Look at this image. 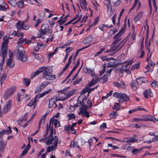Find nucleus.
I'll return each instance as SVG.
<instances>
[{
  "label": "nucleus",
  "instance_id": "nucleus-12",
  "mask_svg": "<svg viewBox=\"0 0 158 158\" xmlns=\"http://www.w3.org/2000/svg\"><path fill=\"white\" fill-rule=\"evenodd\" d=\"M59 100L56 98H53L51 99L49 101L48 107L51 108L53 107V106H55L54 107L56 108L57 106V104L56 102V101H58Z\"/></svg>",
  "mask_w": 158,
  "mask_h": 158
},
{
  "label": "nucleus",
  "instance_id": "nucleus-8",
  "mask_svg": "<svg viewBox=\"0 0 158 158\" xmlns=\"http://www.w3.org/2000/svg\"><path fill=\"white\" fill-rule=\"evenodd\" d=\"M53 127L52 126L50 134L48 137V139L45 143L48 145H50L52 144L53 140H54V138L53 136Z\"/></svg>",
  "mask_w": 158,
  "mask_h": 158
},
{
  "label": "nucleus",
  "instance_id": "nucleus-31",
  "mask_svg": "<svg viewBox=\"0 0 158 158\" xmlns=\"http://www.w3.org/2000/svg\"><path fill=\"white\" fill-rule=\"evenodd\" d=\"M30 83V80L28 78H24L23 80V83L26 86H28Z\"/></svg>",
  "mask_w": 158,
  "mask_h": 158
},
{
  "label": "nucleus",
  "instance_id": "nucleus-53",
  "mask_svg": "<svg viewBox=\"0 0 158 158\" xmlns=\"http://www.w3.org/2000/svg\"><path fill=\"white\" fill-rule=\"evenodd\" d=\"M143 95L144 97L146 98H148V92L147 89H146L144 90L143 92Z\"/></svg>",
  "mask_w": 158,
  "mask_h": 158
},
{
  "label": "nucleus",
  "instance_id": "nucleus-48",
  "mask_svg": "<svg viewBox=\"0 0 158 158\" xmlns=\"http://www.w3.org/2000/svg\"><path fill=\"white\" fill-rule=\"evenodd\" d=\"M132 63V60H131L130 61H129L126 64H125V69H126V70L127 68H129L131 64Z\"/></svg>",
  "mask_w": 158,
  "mask_h": 158
},
{
  "label": "nucleus",
  "instance_id": "nucleus-28",
  "mask_svg": "<svg viewBox=\"0 0 158 158\" xmlns=\"http://www.w3.org/2000/svg\"><path fill=\"white\" fill-rule=\"evenodd\" d=\"M150 115H146L144 116H142V117L143 121H150V120L151 119L150 117Z\"/></svg>",
  "mask_w": 158,
  "mask_h": 158
},
{
  "label": "nucleus",
  "instance_id": "nucleus-39",
  "mask_svg": "<svg viewBox=\"0 0 158 158\" xmlns=\"http://www.w3.org/2000/svg\"><path fill=\"white\" fill-rule=\"evenodd\" d=\"M8 129L6 130H3V131L5 133V134H6L7 135H9L11 134L12 133V131L11 130V128L10 127H8Z\"/></svg>",
  "mask_w": 158,
  "mask_h": 158
},
{
  "label": "nucleus",
  "instance_id": "nucleus-47",
  "mask_svg": "<svg viewBox=\"0 0 158 158\" xmlns=\"http://www.w3.org/2000/svg\"><path fill=\"white\" fill-rule=\"evenodd\" d=\"M106 48H102L100 49V51L97 52L94 55V57H96L97 56L101 54L105 50Z\"/></svg>",
  "mask_w": 158,
  "mask_h": 158
},
{
  "label": "nucleus",
  "instance_id": "nucleus-50",
  "mask_svg": "<svg viewBox=\"0 0 158 158\" xmlns=\"http://www.w3.org/2000/svg\"><path fill=\"white\" fill-rule=\"evenodd\" d=\"M69 130L70 125L69 124L66 125L64 127V130L66 132L68 133L69 132Z\"/></svg>",
  "mask_w": 158,
  "mask_h": 158
},
{
  "label": "nucleus",
  "instance_id": "nucleus-15",
  "mask_svg": "<svg viewBox=\"0 0 158 158\" xmlns=\"http://www.w3.org/2000/svg\"><path fill=\"white\" fill-rule=\"evenodd\" d=\"M76 91V90L73 89L71 91L64 93V94L66 95V97L64 98L65 99H67L72 95H73L75 94V92Z\"/></svg>",
  "mask_w": 158,
  "mask_h": 158
},
{
  "label": "nucleus",
  "instance_id": "nucleus-54",
  "mask_svg": "<svg viewBox=\"0 0 158 158\" xmlns=\"http://www.w3.org/2000/svg\"><path fill=\"white\" fill-rule=\"evenodd\" d=\"M10 110V109H8V108L4 106L3 109V112L4 113H6Z\"/></svg>",
  "mask_w": 158,
  "mask_h": 158
},
{
  "label": "nucleus",
  "instance_id": "nucleus-17",
  "mask_svg": "<svg viewBox=\"0 0 158 158\" xmlns=\"http://www.w3.org/2000/svg\"><path fill=\"white\" fill-rule=\"evenodd\" d=\"M155 66V63L152 61H150V62H149L148 65L145 67L146 69H147V71L144 72L145 73H146L150 71L149 68L151 66H152L153 68Z\"/></svg>",
  "mask_w": 158,
  "mask_h": 158
},
{
  "label": "nucleus",
  "instance_id": "nucleus-55",
  "mask_svg": "<svg viewBox=\"0 0 158 158\" xmlns=\"http://www.w3.org/2000/svg\"><path fill=\"white\" fill-rule=\"evenodd\" d=\"M153 6L154 8V10L156 12L157 10V6L155 0H152Z\"/></svg>",
  "mask_w": 158,
  "mask_h": 158
},
{
  "label": "nucleus",
  "instance_id": "nucleus-38",
  "mask_svg": "<svg viewBox=\"0 0 158 158\" xmlns=\"http://www.w3.org/2000/svg\"><path fill=\"white\" fill-rule=\"evenodd\" d=\"M75 70V69H74V68H73L72 70L71 71V72L69 74V75L63 81L62 83H64L70 77V76H71V75L72 74Z\"/></svg>",
  "mask_w": 158,
  "mask_h": 158
},
{
  "label": "nucleus",
  "instance_id": "nucleus-46",
  "mask_svg": "<svg viewBox=\"0 0 158 158\" xmlns=\"http://www.w3.org/2000/svg\"><path fill=\"white\" fill-rule=\"evenodd\" d=\"M147 39H146L145 40L146 43H145V47L146 48L147 50L148 51V53H149L150 51V50L149 48V46H150V41H149L148 44H147Z\"/></svg>",
  "mask_w": 158,
  "mask_h": 158
},
{
  "label": "nucleus",
  "instance_id": "nucleus-5",
  "mask_svg": "<svg viewBox=\"0 0 158 158\" xmlns=\"http://www.w3.org/2000/svg\"><path fill=\"white\" fill-rule=\"evenodd\" d=\"M118 43L114 41L112 43L110 48L105 52L106 53H109L112 52H115L116 53L119 51V45L117 44Z\"/></svg>",
  "mask_w": 158,
  "mask_h": 158
},
{
  "label": "nucleus",
  "instance_id": "nucleus-61",
  "mask_svg": "<svg viewBox=\"0 0 158 158\" xmlns=\"http://www.w3.org/2000/svg\"><path fill=\"white\" fill-rule=\"evenodd\" d=\"M102 128H106V123H103L100 127V129H101L102 130H103V129H102Z\"/></svg>",
  "mask_w": 158,
  "mask_h": 158
},
{
  "label": "nucleus",
  "instance_id": "nucleus-23",
  "mask_svg": "<svg viewBox=\"0 0 158 158\" xmlns=\"http://www.w3.org/2000/svg\"><path fill=\"white\" fill-rule=\"evenodd\" d=\"M51 122H52V121L51 120H50L49 126L48 125V124L47 125V129L46 130V133L44 135V137H46L48 135V133L49 130L51 129V127H52V126H51Z\"/></svg>",
  "mask_w": 158,
  "mask_h": 158
},
{
  "label": "nucleus",
  "instance_id": "nucleus-44",
  "mask_svg": "<svg viewBox=\"0 0 158 158\" xmlns=\"http://www.w3.org/2000/svg\"><path fill=\"white\" fill-rule=\"evenodd\" d=\"M50 83V82L48 81H46L42 83L41 84L40 87H42L43 88L45 87L47 85Z\"/></svg>",
  "mask_w": 158,
  "mask_h": 158
},
{
  "label": "nucleus",
  "instance_id": "nucleus-49",
  "mask_svg": "<svg viewBox=\"0 0 158 158\" xmlns=\"http://www.w3.org/2000/svg\"><path fill=\"white\" fill-rule=\"evenodd\" d=\"M155 139L156 141H158V136H156L155 138H153V139L152 140H150L147 141H144V143H151L153 141V140Z\"/></svg>",
  "mask_w": 158,
  "mask_h": 158
},
{
  "label": "nucleus",
  "instance_id": "nucleus-43",
  "mask_svg": "<svg viewBox=\"0 0 158 158\" xmlns=\"http://www.w3.org/2000/svg\"><path fill=\"white\" fill-rule=\"evenodd\" d=\"M45 95V94L44 92H43L42 94H38L35 96V99H38V100L39 98L43 97Z\"/></svg>",
  "mask_w": 158,
  "mask_h": 158
},
{
  "label": "nucleus",
  "instance_id": "nucleus-64",
  "mask_svg": "<svg viewBox=\"0 0 158 158\" xmlns=\"http://www.w3.org/2000/svg\"><path fill=\"white\" fill-rule=\"evenodd\" d=\"M66 21V20H62L61 19H60L57 21V22L60 25H62Z\"/></svg>",
  "mask_w": 158,
  "mask_h": 158
},
{
  "label": "nucleus",
  "instance_id": "nucleus-59",
  "mask_svg": "<svg viewBox=\"0 0 158 158\" xmlns=\"http://www.w3.org/2000/svg\"><path fill=\"white\" fill-rule=\"evenodd\" d=\"M142 118H134L133 119V122H140L143 121Z\"/></svg>",
  "mask_w": 158,
  "mask_h": 158
},
{
  "label": "nucleus",
  "instance_id": "nucleus-18",
  "mask_svg": "<svg viewBox=\"0 0 158 158\" xmlns=\"http://www.w3.org/2000/svg\"><path fill=\"white\" fill-rule=\"evenodd\" d=\"M30 143V142L29 141V143L27 144L26 148L22 152L21 155L20 156V158H21L22 156H24L27 154L28 151L31 147Z\"/></svg>",
  "mask_w": 158,
  "mask_h": 158
},
{
  "label": "nucleus",
  "instance_id": "nucleus-3",
  "mask_svg": "<svg viewBox=\"0 0 158 158\" xmlns=\"http://www.w3.org/2000/svg\"><path fill=\"white\" fill-rule=\"evenodd\" d=\"M126 25L124 24L123 25V27L122 28L119 32L115 35L113 37V39L114 40V41L118 43L120 41L121 39L120 37L124 33L126 29Z\"/></svg>",
  "mask_w": 158,
  "mask_h": 158
},
{
  "label": "nucleus",
  "instance_id": "nucleus-40",
  "mask_svg": "<svg viewBox=\"0 0 158 158\" xmlns=\"http://www.w3.org/2000/svg\"><path fill=\"white\" fill-rule=\"evenodd\" d=\"M6 74L4 73L1 77V85H2V83H3L4 81L5 80V79L6 78Z\"/></svg>",
  "mask_w": 158,
  "mask_h": 158
},
{
  "label": "nucleus",
  "instance_id": "nucleus-33",
  "mask_svg": "<svg viewBox=\"0 0 158 158\" xmlns=\"http://www.w3.org/2000/svg\"><path fill=\"white\" fill-rule=\"evenodd\" d=\"M67 117L69 118L68 120H70L71 119H74L76 117V116L74 114L70 113L67 114Z\"/></svg>",
  "mask_w": 158,
  "mask_h": 158
},
{
  "label": "nucleus",
  "instance_id": "nucleus-26",
  "mask_svg": "<svg viewBox=\"0 0 158 158\" xmlns=\"http://www.w3.org/2000/svg\"><path fill=\"white\" fill-rule=\"evenodd\" d=\"M98 81V77H97L96 79H93L89 83V87H90L96 83Z\"/></svg>",
  "mask_w": 158,
  "mask_h": 158
},
{
  "label": "nucleus",
  "instance_id": "nucleus-57",
  "mask_svg": "<svg viewBox=\"0 0 158 158\" xmlns=\"http://www.w3.org/2000/svg\"><path fill=\"white\" fill-rule=\"evenodd\" d=\"M117 17V15L116 13H115L114 15L112 17V22L114 24V25H115V19Z\"/></svg>",
  "mask_w": 158,
  "mask_h": 158
},
{
  "label": "nucleus",
  "instance_id": "nucleus-11",
  "mask_svg": "<svg viewBox=\"0 0 158 158\" xmlns=\"http://www.w3.org/2000/svg\"><path fill=\"white\" fill-rule=\"evenodd\" d=\"M118 98H119L118 102L120 103H122L129 100V96L125 94H120L119 97Z\"/></svg>",
  "mask_w": 158,
  "mask_h": 158
},
{
  "label": "nucleus",
  "instance_id": "nucleus-9",
  "mask_svg": "<svg viewBox=\"0 0 158 158\" xmlns=\"http://www.w3.org/2000/svg\"><path fill=\"white\" fill-rule=\"evenodd\" d=\"M49 29V26L47 24H43L42 25L40 29V33L39 35H38V37H40L42 35H45Z\"/></svg>",
  "mask_w": 158,
  "mask_h": 158
},
{
  "label": "nucleus",
  "instance_id": "nucleus-42",
  "mask_svg": "<svg viewBox=\"0 0 158 158\" xmlns=\"http://www.w3.org/2000/svg\"><path fill=\"white\" fill-rule=\"evenodd\" d=\"M131 88L133 90H136L137 89L135 82L134 81L132 82L131 84Z\"/></svg>",
  "mask_w": 158,
  "mask_h": 158
},
{
  "label": "nucleus",
  "instance_id": "nucleus-58",
  "mask_svg": "<svg viewBox=\"0 0 158 158\" xmlns=\"http://www.w3.org/2000/svg\"><path fill=\"white\" fill-rule=\"evenodd\" d=\"M45 119V118H44L43 117H42L39 123L41 124H44Z\"/></svg>",
  "mask_w": 158,
  "mask_h": 158
},
{
  "label": "nucleus",
  "instance_id": "nucleus-20",
  "mask_svg": "<svg viewBox=\"0 0 158 158\" xmlns=\"http://www.w3.org/2000/svg\"><path fill=\"white\" fill-rule=\"evenodd\" d=\"M13 58H10L6 62L7 66L10 68H12L14 66L15 63L12 62Z\"/></svg>",
  "mask_w": 158,
  "mask_h": 158
},
{
  "label": "nucleus",
  "instance_id": "nucleus-29",
  "mask_svg": "<svg viewBox=\"0 0 158 158\" xmlns=\"http://www.w3.org/2000/svg\"><path fill=\"white\" fill-rule=\"evenodd\" d=\"M93 69H91L89 68H86L83 69V71L85 73H93Z\"/></svg>",
  "mask_w": 158,
  "mask_h": 158
},
{
  "label": "nucleus",
  "instance_id": "nucleus-19",
  "mask_svg": "<svg viewBox=\"0 0 158 158\" xmlns=\"http://www.w3.org/2000/svg\"><path fill=\"white\" fill-rule=\"evenodd\" d=\"M3 39L5 40L2 44L1 48H7V47L6 46L7 44L8 43L7 37L6 36H5L4 37Z\"/></svg>",
  "mask_w": 158,
  "mask_h": 158
},
{
  "label": "nucleus",
  "instance_id": "nucleus-25",
  "mask_svg": "<svg viewBox=\"0 0 158 158\" xmlns=\"http://www.w3.org/2000/svg\"><path fill=\"white\" fill-rule=\"evenodd\" d=\"M6 145V143L5 144L3 140L1 139L0 141V152L4 150L5 146Z\"/></svg>",
  "mask_w": 158,
  "mask_h": 158
},
{
  "label": "nucleus",
  "instance_id": "nucleus-7",
  "mask_svg": "<svg viewBox=\"0 0 158 158\" xmlns=\"http://www.w3.org/2000/svg\"><path fill=\"white\" fill-rule=\"evenodd\" d=\"M15 90V89L14 88L8 89L3 95V98L5 100L9 99L13 94Z\"/></svg>",
  "mask_w": 158,
  "mask_h": 158
},
{
  "label": "nucleus",
  "instance_id": "nucleus-51",
  "mask_svg": "<svg viewBox=\"0 0 158 158\" xmlns=\"http://www.w3.org/2000/svg\"><path fill=\"white\" fill-rule=\"evenodd\" d=\"M120 104L119 103H115L114 106L113 107V109L114 110L117 109L118 107H120Z\"/></svg>",
  "mask_w": 158,
  "mask_h": 158
},
{
  "label": "nucleus",
  "instance_id": "nucleus-4",
  "mask_svg": "<svg viewBox=\"0 0 158 158\" xmlns=\"http://www.w3.org/2000/svg\"><path fill=\"white\" fill-rule=\"evenodd\" d=\"M58 142V137L56 136H55L54 141L53 143L54 145L48 146L47 149V152H49L55 150L57 148Z\"/></svg>",
  "mask_w": 158,
  "mask_h": 158
},
{
  "label": "nucleus",
  "instance_id": "nucleus-24",
  "mask_svg": "<svg viewBox=\"0 0 158 158\" xmlns=\"http://www.w3.org/2000/svg\"><path fill=\"white\" fill-rule=\"evenodd\" d=\"M51 120L52 121V122H51V123L52 124V126L53 127V124L55 127H58L60 126L59 122L57 119H51Z\"/></svg>",
  "mask_w": 158,
  "mask_h": 158
},
{
  "label": "nucleus",
  "instance_id": "nucleus-2",
  "mask_svg": "<svg viewBox=\"0 0 158 158\" xmlns=\"http://www.w3.org/2000/svg\"><path fill=\"white\" fill-rule=\"evenodd\" d=\"M23 48L21 46L18 47L17 49V59L20 60L23 62H25L27 60V57L26 55L25 54V52L24 51Z\"/></svg>",
  "mask_w": 158,
  "mask_h": 158
},
{
  "label": "nucleus",
  "instance_id": "nucleus-30",
  "mask_svg": "<svg viewBox=\"0 0 158 158\" xmlns=\"http://www.w3.org/2000/svg\"><path fill=\"white\" fill-rule=\"evenodd\" d=\"M142 149V148H140L139 149H135L132 150V153L133 154L136 155L137 154L139 153L140 151Z\"/></svg>",
  "mask_w": 158,
  "mask_h": 158
},
{
  "label": "nucleus",
  "instance_id": "nucleus-63",
  "mask_svg": "<svg viewBox=\"0 0 158 158\" xmlns=\"http://www.w3.org/2000/svg\"><path fill=\"white\" fill-rule=\"evenodd\" d=\"M82 3L83 5V6L85 8V9H87V8L86 7V6L87 4V3L86 2V1L85 0H83V1L82 2Z\"/></svg>",
  "mask_w": 158,
  "mask_h": 158
},
{
  "label": "nucleus",
  "instance_id": "nucleus-10",
  "mask_svg": "<svg viewBox=\"0 0 158 158\" xmlns=\"http://www.w3.org/2000/svg\"><path fill=\"white\" fill-rule=\"evenodd\" d=\"M84 99H82V101H80V103L82 106V108L80 110V112L79 113V114H82L86 112L87 111L88 106H87L85 103L83 102Z\"/></svg>",
  "mask_w": 158,
  "mask_h": 158
},
{
  "label": "nucleus",
  "instance_id": "nucleus-45",
  "mask_svg": "<svg viewBox=\"0 0 158 158\" xmlns=\"http://www.w3.org/2000/svg\"><path fill=\"white\" fill-rule=\"evenodd\" d=\"M8 109H10L11 106V100H9L7 101L6 105H5Z\"/></svg>",
  "mask_w": 158,
  "mask_h": 158
},
{
  "label": "nucleus",
  "instance_id": "nucleus-16",
  "mask_svg": "<svg viewBox=\"0 0 158 158\" xmlns=\"http://www.w3.org/2000/svg\"><path fill=\"white\" fill-rule=\"evenodd\" d=\"M24 25V22H21L20 21H19L16 24V26L18 30H20L21 29H23Z\"/></svg>",
  "mask_w": 158,
  "mask_h": 158
},
{
  "label": "nucleus",
  "instance_id": "nucleus-14",
  "mask_svg": "<svg viewBox=\"0 0 158 158\" xmlns=\"http://www.w3.org/2000/svg\"><path fill=\"white\" fill-rule=\"evenodd\" d=\"M136 81L138 85H141L143 83L148 82V81L144 77H139L136 78Z\"/></svg>",
  "mask_w": 158,
  "mask_h": 158
},
{
  "label": "nucleus",
  "instance_id": "nucleus-6",
  "mask_svg": "<svg viewBox=\"0 0 158 158\" xmlns=\"http://www.w3.org/2000/svg\"><path fill=\"white\" fill-rule=\"evenodd\" d=\"M107 64H108L107 67L108 68L115 67L120 64L117 63L116 60L113 58H110Z\"/></svg>",
  "mask_w": 158,
  "mask_h": 158
},
{
  "label": "nucleus",
  "instance_id": "nucleus-21",
  "mask_svg": "<svg viewBox=\"0 0 158 158\" xmlns=\"http://www.w3.org/2000/svg\"><path fill=\"white\" fill-rule=\"evenodd\" d=\"M93 40V37L91 35H89L84 40L83 42L85 44L90 43Z\"/></svg>",
  "mask_w": 158,
  "mask_h": 158
},
{
  "label": "nucleus",
  "instance_id": "nucleus-52",
  "mask_svg": "<svg viewBox=\"0 0 158 158\" xmlns=\"http://www.w3.org/2000/svg\"><path fill=\"white\" fill-rule=\"evenodd\" d=\"M110 156H115V157H121L123 158H126V156H123L120 155H117L116 154H111L110 155Z\"/></svg>",
  "mask_w": 158,
  "mask_h": 158
},
{
  "label": "nucleus",
  "instance_id": "nucleus-27",
  "mask_svg": "<svg viewBox=\"0 0 158 158\" xmlns=\"http://www.w3.org/2000/svg\"><path fill=\"white\" fill-rule=\"evenodd\" d=\"M90 45H89L86 47L83 48H82L81 49H78L77 51H76V52L75 53V54L74 56V58H73L74 60H75L76 59V58L79 52H80V51H81V50H82L83 49H85V48H88V47L90 46Z\"/></svg>",
  "mask_w": 158,
  "mask_h": 158
},
{
  "label": "nucleus",
  "instance_id": "nucleus-32",
  "mask_svg": "<svg viewBox=\"0 0 158 158\" xmlns=\"http://www.w3.org/2000/svg\"><path fill=\"white\" fill-rule=\"evenodd\" d=\"M16 4L19 8H22L24 6V2L23 0H21V1H19Z\"/></svg>",
  "mask_w": 158,
  "mask_h": 158
},
{
  "label": "nucleus",
  "instance_id": "nucleus-13",
  "mask_svg": "<svg viewBox=\"0 0 158 158\" xmlns=\"http://www.w3.org/2000/svg\"><path fill=\"white\" fill-rule=\"evenodd\" d=\"M7 48H1L0 50V56L3 58L5 59L7 55Z\"/></svg>",
  "mask_w": 158,
  "mask_h": 158
},
{
  "label": "nucleus",
  "instance_id": "nucleus-34",
  "mask_svg": "<svg viewBox=\"0 0 158 158\" xmlns=\"http://www.w3.org/2000/svg\"><path fill=\"white\" fill-rule=\"evenodd\" d=\"M8 2L10 5L13 7H14L17 4L15 0H9Z\"/></svg>",
  "mask_w": 158,
  "mask_h": 158
},
{
  "label": "nucleus",
  "instance_id": "nucleus-35",
  "mask_svg": "<svg viewBox=\"0 0 158 158\" xmlns=\"http://www.w3.org/2000/svg\"><path fill=\"white\" fill-rule=\"evenodd\" d=\"M2 4H3V6L0 5V10H1L6 11L7 9V6L5 3L4 4L3 2H2Z\"/></svg>",
  "mask_w": 158,
  "mask_h": 158
},
{
  "label": "nucleus",
  "instance_id": "nucleus-60",
  "mask_svg": "<svg viewBox=\"0 0 158 158\" xmlns=\"http://www.w3.org/2000/svg\"><path fill=\"white\" fill-rule=\"evenodd\" d=\"M148 3L150 8V14H151L152 11V6L151 3V0H148Z\"/></svg>",
  "mask_w": 158,
  "mask_h": 158
},
{
  "label": "nucleus",
  "instance_id": "nucleus-1",
  "mask_svg": "<svg viewBox=\"0 0 158 158\" xmlns=\"http://www.w3.org/2000/svg\"><path fill=\"white\" fill-rule=\"evenodd\" d=\"M41 72L43 73L42 77L46 80H53L56 79L55 76L52 74V71L50 70L49 67H42Z\"/></svg>",
  "mask_w": 158,
  "mask_h": 158
},
{
  "label": "nucleus",
  "instance_id": "nucleus-41",
  "mask_svg": "<svg viewBox=\"0 0 158 158\" xmlns=\"http://www.w3.org/2000/svg\"><path fill=\"white\" fill-rule=\"evenodd\" d=\"M106 63H105L104 64L102 65V67H103V69L100 72V76H101L102 75L103 73H104L105 70V68L106 67Z\"/></svg>",
  "mask_w": 158,
  "mask_h": 158
},
{
  "label": "nucleus",
  "instance_id": "nucleus-62",
  "mask_svg": "<svg viewBox=\"0 0 158 158\" xmlns=\"http://www.w3.org/2000/svg\"><path fill=\"white\" fill-rule=\"evenodd\" d=\"M99 20V18L98 17H97L95 18V20H94L93 23L94 24V25H96L97 24Z\"/></svg>",
  "mask_w": 158,
  "mask_h": 158
},
{
  "label": "nucleus",
  "instance_id": "nucleus-22",
  "mask_svg": "<svg viewBox=\"0 0 158 158\" xmlns=\"http://www.w3.org/2000/svg\"><path fill=\"white\" fill-rule=\"evenodd\" d=\"M37 101L38 99H35V98L34 99H32L29 103L27 105L31 107L32 105H34L33 108H34L35 106V104H36Z\"/></svg>",
  "mask_w": 158,
  "mask_h": 158
},
{
  "label": "nucleus",
  "instance_id": "nucleus-37",
  "mask_svg": "<svg viewBox=\"0 0 158 158\" xmlns=\"http://www.w3.org/2000/svg\"><path fill=\"white\" fill-rule=\"evenodd\" d=\"M117 114H116V112L113 111L110 114V118H116Z\"/></svg>",
  "mask_w": 158,
  "mask_h": 158
},
{
  "label": "nucleus",
  "instance_id": "nucleus-56",
  "mask_svg": "<svg viewBox=\"0 0 158 158\" xmlns=\"http://www.w3.org/2000/svg\"><path fill=\"white\" fill-rule=\"evenodd\" d=\"M157 81L156 80H154L151 83V85L152 86L154 87H156L157 85Z\"/></svg>",
  "mask_w": 158,
  "mask_h": 158
},
{
  "label": "nucleus",
  "instance_id": "nucleus-36",
  "mask_svg": "<svg viewBox=\"0 0 158 158\" xmlns=\"http://www.w3.org/2000/svg\"><path fill=\"white\" fill-rule=\"evenodd\" d=\"M139 63L136 64L132 66L131 68V70H133L135 69H138L139 68Z\"/></svg>",
  "mask_w": 158,
  "mask_h": 158
}]
</instances>
